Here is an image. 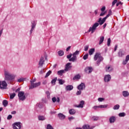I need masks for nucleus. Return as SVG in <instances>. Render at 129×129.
I'll return each instance as SVG.
<instances>
[{
	"label": "nucleus",
	"instance_id": "obj_1",
	"mask_svg": "<svg viewBox=\"0 0 129 129\" xmlns=\"http://www.w3.org/2000/svg\"><path fill=\"white\" fill-rule=\"evenodd\" d=\"M112 12L111 10H109L108 11V14L107 15V16L104 17V18L102 19L101 18H100L98 21V23L96 22L95 24H94L92 27H90L88 32H91L92 34H93L94 32H95V30H96V28L100 25V26L103 25L104 23H105V21H106V19L109 17L111 15Z\"/></svg>",
	"mask_w": 129,
	"mask_h": 129
},
{
	"label": "nucleus",
	"instance_id": "obj_2",
	"mask_svg": "<svg viewBox=\"0 0 129 129\" xmlns=\"http://www.w3.org/2000/svg\"><path fill=\"white\" fill-rule=\"evenodd\" d=\"M4 81L7 82V83H10L12 81H14V79L16 78V76L14 74H12L9 71H5L4 72Z\"/></svg>",
	"mask_w": 129,
	"mask_h": 129
},
{
	"label": "nucleus",
	"instance_id": "obj_3",
	"mask_svg": "<svg viewBox=\"0 0 129 129\" xmlns=\"http://www.w3.org/2000/svg\"><path fill=\"white\" fill-rule=\"evenodd\" d=\"M94 59L95 61H96V60L98 59V60L96 62L97 66H99L101 61H103V57H102V56H101L100 54L98 52L95 54Z\"/></svg>",
	"mask_w": 129,
	"mask_h": 129
},
{
	"label": "nucleus",
	"instance_id": "obj_4",
	"mask_svg": "<svg viewBox=\"0 0 129 129\" xmlns=\"http://www.w3.org/2000/svg\"><path fill=\"white\" fill-rule=\"evenodd\" d=\"M18 97L20 100L24 101L26 99V96L25 95V92L20 91L18 92Z\"/></svg>",
	"mask_w": 129,
	"mask_h": 129
},
{
	"label": "nucleus",
	"instance_id": "obj_5",
	"mask_svg": "<svg viewBox=\"0 0 129 129\" xmlns=\"http://www.w3.org/2000/svg\"><path fill=\"white\" fill-rule=\"evenodd\" d=\"M0 89H8V84L6 81H0Z\"/></svg>",
	"mask_w": 129,
	"mask_h": 129
},
{
	"label": "nucleus",
	"instance_id": "obj_6",
	"mask_svg": "<svg viewBox=\"0 0 129 129\" xmlns=\"http://www.w3.org/2000/svg\"><path fill=\"white\" fill-rule=\"evenodd\" d=\"M20 122H16L13 124V129H21L22 128V125Z\"/></svg>",
	"mask_w": 129,
	"mask_h": 129
},
{
	"label": "nucleus",
	"instance_id": "obj_7",
	"mask_svg": "<svg viewBox=\"0 0 129 129\" xmlns=\"http://www.w3.org/2000/svg\"><path fill=\"white\" fill-rule=\"evenodd\" d=\"M36 25H37V21H33L31 22V29L30 31V35H31V34L33 33V31H34L35 30Z\"/></svg>",
	"mask_w": 129,
	"mask_h": 129
},
{
	"label": "nucleus",
	"instance_id": "obj_8",
	"mask_svg": "<svg viewBox=\"0 0 129 129\" xmlns=\"http://www.w3.org/2000/svg\"><path fill=\"white\" fill-rule=\"evenodd\" d=\"M41 85V82H39L36 83H32L31 86L29 87V89H33L36 87H38V86H40Z\"/></svg>",
	"mask_w": 129,
	"mask_h": 129
},
{
	"label": "nucleus",
	"instance_id": "obj_9",
	"mask_svg": "<svg viewBox=\"0 0 129 129\" xmlns=\"http://www.w3.org/2000/svg\"><path fill=\"white\" fill-rule=\"evenodd\" d=\"M92 71H93V69L91 67H87L85 69V72L88 73V74L91 73Z\"/></svg>",
	"mask_w": 129,
	"mask_h": 129
},
{
	"label": "nucleus",
	"instance_id": "obj_10",
	"mask_svg": "<svg viewBox=\"0 0 129 129\" xmlns=\"http://www.w3.org/2000/svg\"><path fill=\"white\" fill-rule=\"evenodd\" d=\"M77 89H78V90L82 91L85 89V84H84V83H82L77 87Z\"/></svg>",
	"mask_w": 129,
	"mask_h": 129
},
{
	"label": "nucleus",
	"instance_id": "obj_11",
	"mask_svg": "<svg viewBox=\"0 0 129 129\" xmlns=\"http://www.w3.org/2000/svg\"><path fill=\"white\" fill-rule=\"evenodd\" d=\"M111 79V76L110 75L105 76L104 80L105 82H109Z\"/></svg>",
	"mask_w": 129,
	"mask_h": 129
},
{
	"label": "nucleus",
	"instance_id": "obj_12",
	"mask_svg": "<svg viewBox=\"0 0 129 129\" xmlns=\"http://www.w3.org/2000/svg\"><path fill=\"white\" fill-rule=\"evenodd\" d=\"M44 62L45 60L44 59V57L41 56L39 60L38 65H39L40 67H43V65H44Z\"/></svg>",
	"mask_w": 129,
	"mask_h": 129
},
{
	"label": "nucleus",
	"instance_id": "obj_13",
	"mask_svg": "<svg viewBox=\"0 0 129 129\" xmlns=\"http://www.w3.org/2000/svg\"><path fill=\"white\" fill-rule=\"evenodd\" d=\"M71 63L68 62L66 66L64 71H69V70H70V69H71V68H72V67L71 66Z\"/></svg>",
	"mask_w": 129,
	"mask_h": 129
},
{
	"label": "nucleus",
	"instance_id": "obj_14",
	"mask_svg": "<svg viewBox=\"0 0 129 129\" xmlns=\"http://www.w3.org/2000/svg\"><path fill=\"white\" fill-rule=\"evenodd\" d=\"M115 120H116V117L115 116H112L109 119L110 123H113Z\"/></svg>",
	"mask_w": 129,
	"mask_h": 129
},
{
	"label": "nucleus",
	"instance_id": "obj_15",
	"mask_svg": "<svg viewBox=\"0 0 129 129\" xmlns=\"http://www.w3.org/2000/svg\"><path fill=\"white\" fill-rule=\"evenodd\" d=\"M66 90L67 91H70L73 89V86L72 85H68L65 88Z\"/></svg>",
	"mask_w": 129,
	"mask_h": 129
},
{
	"label": "nucleus",
	"instance_id": "obj_16",
	"mask_svg": "<svg viewBox=\"0 0 129 129\" xmlns=\"http://www.w3.org/2000/svg\"><path fill=\"white\" fill-rule=\"evenodd\" d=\"M77 60V56L73 55V57L69 59L70 62H75Z\"/></svg>",
	"mask_w": 129,
	"mask_h": 129
},
{
	"label": "nucleus",
	"instance_id": "obj_17",
	"mask_svg": "<svg viewBox=\"0 0 129 129\" xmlns=\"http://www.w3.org/2000/svg\"><path fill=\"white\" fill-rule=\"evenodd\" d=\"M129 60V55H127L126 56V58H125V59L122 62V64L123 65H125L127 63V62Z\"/></svg>",
	"mask_w": 129,
	"mask_h": 129
},
{
	"label": "nucleus",
	"instance_id": "obj_18",
	"mask_svg": "<svg viewBox=\"0 0 129 129\" xmlns=\"http://www.w3.org/2000/svg\"><path fill=\"white\" fill-rule=\"evenodd\" d=\"M69 112L70 114H71L72 115H73L76 113V110L74 109H70L69 111Z\"/></svg>",
	"mask_w": 129,
	"mask_h": 129
},
{
	"label": "nucleus",
	"instance_id": "obj_19",
	"mask_svg": "<svg viewBox=\"0 0 129 129\" xmlns=\"http://www.w3.org/2000/svg\"><path fill=\"white\" fill-rule=\"evenodd\" d=\"M52 100L53 103L56 102V101L59 103L60 102V98L57 97V98H56V97H54L52 98Z\"/></svg>",
	"mask_w": 129,
	"mask_h": 129
},
{
	"label": "nucleus",
	"instance_id": "obj_20",
	"mask_svg": "<svg viewBox=\"0 0 129 129\" xmlns=\"http://www.w3.org/2000/svg\"><path fill=\"white\" fill-rule=\"evenodd\" d=\"M58 117H59V119H64L66 117L64 115L61 113L58 114Z\"/></svg>",
	"mask_w": 129,
	"mask_h": 129
},
{
	"label": "nucleus",
	"instance_id": "obj_21",
	"mask_svg": "<svg viewBox=\"0 0 129 129\" xmlns=\"http://www.w3.org/2000/svg\"><path fill=\"white\" fill-rule=\"evenodd\" d=\"M83 105H84V101L82 100L80 101V104L78 105L77 107H81V108H83Z\"/></svg>",
	"mask_w": 129,
	"mask_h": 129
},
{
	"label": "nucleus",
	"instance_id": "obj_22",
	"mask_svg": "<svg viewBox=\"0 0 129 129\" xmlns=\"http://www.w3.org/2000/svg\"><path fill=\"white\" fill-rule=\"evenodd\" d=\"M64 73H65V70H60L57 72V75H59L60 76H62Z\"/></svg>",
	"mask_w": 129,
	"mask_h": 129
},
{
	"label": "nucleus",
	"instance_id": "obj_23",
	"mask_svg": "<svg viewBox=\"0 0 129 129\" xmlns=\"http://www.w3.org/2000/svg\"><path fill=\"white\" fill-rule=\"evenodd\" d=\"M94 52H95V48H91L89 50V54L90 56L92 55Z\"/></svg>",
	"mask_w": 129,
	"mask_h": 129
},
{
	"label": "nucleus",
	"instance_id": "obj_24",
	"mask_svg": "<svg viewBox=\"0 0 129 129\" xmlns=\"http://www.w3.org/2000/svg\"><path fill=\"white\" fill-rule=\"evenodd\" d=\"M103 41H104V36L100 37L99 45H101L103 43Z\"/></svg>",
	"mask_w": 129,
	"mask_h": 129
},
{
	"label": "nucleus",
	"instance_id": "obj_25",
	"mask_svg": "<svg viewBox=\"0 0 129 129\" xmlns=\"http://www.w3.org/2000/svg\"><path fill=\"white\" fill-rule=\"evenodd\" d=\"M81 78V76L78 74L76 75L74 78H73V80H79Z\"/></svg>",
	"mask_w": 129,
	"mask_h": 129
},
{
	"label": "nucleus",
	"instance_id": "obj_26",
	"mask_svg": "<svg viewBox=\"0 0 129 129\" xmlns=\"http://www.w3.org/2000/svg\"><path fill=\"white\" fill-rule=\"evenodd\" d=\"M122 95L124 97H127L129 95L128 92L124 91L122 92Z\"/></svg>",
	"mask_w": 129,
	"mask_h": 129
},
{
	"label": "nucleus",
	"instance_id": "obj_27",
	"mask_svg": "<svg viewBox=\"0 0 129 129\" xmlns=\"http://www.w3.org/2000/svg\"><path fill=\"white\" fill-rule=\"evenodd\" d=\"M124 55V52L122 50L120 49L118 52L119 57H122Z\"/></svg>",
	"mask_w": 129,
	"mask_h": 129
},
{
	"label": "nucleus",
	"instance_id": "obj_28",
	"mask_svg": "<svg viewBox=\"0 0 129 129\" xmlns=\"http://www.w3.org/2000/svg\"><path fill=\"white\" fill-rule=\"evenodd\" d=\"M3 104L5 107L8 106V104H9V102L7 100H4L3 102Z\"/></svg>",
	"mask_w": 129,
	"mask_h": 129
},
{
	"label": "nucleus",
	"instance_id": "obj_29",
	"mask_svg": "<svg viewBox=\"0 0 129 129\" xmlns=\"http://www.w3.org/2000/svg\"><path fill=\"white\" fill-rule=\"evenodd\" d=\"M83 129H92V128H90V126L88 124H85L83 126Z\"/></svg>",
	"mask_w": 129,
	"mask_h": 129
},
{
	"label": "nucleus",
	"instance_id": "obj_30",
	"mask_svg": "<svg viewBox=\"0 0 129 129\" xmlns=\"http://www.w3.org/2000/svg\"><path fill=\"white\" fill-rule=\"evenodd\" d=\"M59 84H60V85H63V84L65 83V81L62 80V79H58Z\"/></svg>",
	"mask_w": 129,
	"mask_h": 129
},
{
	"label": "nucleus",
	"instance_id": "obj_31",
	"mask_svg": "<svg viewBox=\"0 0 129 129\" xmlns=\"http://www.w3.org/2000/svg\"><path fill=\"white\" fill-rule=\"evenodd\" d=\"M38 119L39 120H45V119H46V117H45V116H38Z\"/></svg>",
	"mask_w": 129,
	"mask_h": 129
},
{
	"label": "nucleus",
	"instance_id": "obj_32",
	"mask_svg": "<svg viewBox=\"0 0 129 129\" xmlns=\"http://www.w3.org/2000/svg\"><path fill=\"white\" fill-rule=\"evenodd\" d=\"M56 81H57V77L55 78L54 79H53L51 81V84H52L53 85H55Z\"/></svg>",
	"mask_w": 129,
	"mask_h": 129
},
{
	"label": "nucleus",
	"instance_id": "obj_33",
	"mask_svg": "<svg viewBox=\"0 0 129 129\" xmlns=\"http://www.w3.org/2000/svg\"><path fill=\"white\" fill-rule=\"evenodd\" d=\"M106 71L107 72H110V71H112V68H111L110 67H106Z\"/></svg>",
	"mask_w": 129,
	"mask_h": 129
},
{
	"label": "nucleus",
	"instance_id": "obj_34",
	"mask_svg": "<svg viewBox=\"0 0 129 129\" xmlns=\"http://www.w3.org/2000/svg\"><path fill=\"white\" fill-rule=\"evenodd\" d=\"M99 119V117L98 116H93L92 117V120H93V121H96V120H98Z\"/></svg>",
	"mask_w": 129,
	"mask_h": 129
},
{
	"label": "nucleus",
	"instance_id": "obj_35",
	"mask_svg": "<svg viewBox=\"0 0 129 129\" xmlns=\"http://www.w3.org/2000/svg\"><path fill=\"white\" fill-rule=\"evenodd\" d=\"M36 106L38 107L39 108H43V105L42 103H39L37 104Z\"/></svg>",
	"mask_w": 129,
	"mask_h": 129
},
{
	"label": "nucleus",
	"instance_id": "obj_36",
	"mask_svg": "<svg viewBox=\"0 0 129 129\" xmlns=\"http://www.w3.org/2000/svg\"><path fill=\"white\" fill-rule=\"evenodd\" d=\"M10 99H14L15 96H16V93H13L12 94H10Z\"/></svg>",
	"mask_w": 129,
	"mask_h": 129
},
{
	"label": "nucleus",
	"instance_id": "obj_37",
	"mask_svg": "<svg viewBox=\"0 0 129 129\" xmlns=\"http://www.w3.org/2000/svg\"><path fill=\"white\" fill-rule=\"evenodd\" d=\"M118 115L120 117H123L125 116V113L124 112H121L118 114Z\"/></svg>",
	"mask_w": 129,
	"mask_h": 129
},
{
	"label": "nucleus",
	"instance_id": "obj_38",
	"mask_svg": "<svg viewBox=\"0 0 129 129\" xmlns=\"http://www.w3.org/2000/svg\"><path fill=\"white\" fill-rule=\"evenodd\" d=\"M107 107V105H100L98 106L99 108H106Z\"/></svg>",
	"mask_w": 129,
	"mask_h": 129
},
{
	"label": "nucleus",
	"instance_id": "obj_39",
	"mask_svg": "<svg viewBox=\"0 0 129 129\" xmlns=\"http://www.w3.org/2000/svg\"><path fill=\"white\" fill-rule=\"evenodd\" d=\"M58 54L59 56H63L64 55V51L63 50H60L58 51Z\"/></svg>",
	"mask_w": 129,
	"mask_h": 129
},
{
	"label": "nucleus",
	"instance_id": "obj_40",
	"mask_svg": "<svg viewBox=\"0 0 129 129\" xmlns=\"http://www.w3.org/2000/svg\"><path fill=\"white\" fill-rule=\"evenodd\" d=\"M119 105L117 104L115 106H114V107H113V109L114 110H117V109H119Z\"/></svg>",
	"mask_w": 129,
	"mask_h": 129
},
{
	"label": "nucleus",
	"instance_id": "obj_41",
	"mask_svg": "<svg viewBox=\"0 0 129 129\" xmlns=\"http://www.w3.org/2000/svg\"><path fill=\"white\" fill-rule=\"evenodd\" d=\"M51 73H52V72L51 71H49L46 74L45 78H47V77H49V76H50V74H51Z\"/></svg>",
	"mask_w": 129,
	"mask_h": 129
},
{
	"label": "nucleus",
	"instance_id": "obj_42",
	"mask_svg": "<svg viewBox=\"0 0 129 129\" xmlns=\"http://www.w3.org/2000/svg\"><path fill=\"white\" fill-rule=\"evenodd\" d=\"M79 51L76 50L75 52L73 53V56H77V55H79Z\"/></svg>",
	"mask_w": 129,
	"mask_h": 129
},
{
	"label": "nucleus",
	"instance_id": "obj_43",
	"mask_svg": "<svg viewBox=\"0 0 129 129\" xmlns=\"http://www.w3.org/2000/svg\"><path fill=\"white\" fill-rule=\"evenodd\" d=\"M83 59H84V60H87V59H88V53H86L84 55L83 57Z\"/></svg>",
	"mask_w": 129,
	"mask_h": 129
},
{
	"label": "nucleus",
	"instance_id": "obj_44",
	"mask_svg": "<svg viewBox=\"0 0 129 129\" xmlns=\"http://www.w3.org/2000/svg\"><path fill=\"white\" fill-rule=\"evenodd\" d=\"M46 129H54V128L53 126H52V125H51V124H48L47 125Z\"/></svg>",
	"mask_w": 129,
	"mask_h": 129
},
{
	"label": "nucleus",
	"instance_id": "obj_45",
	"mask_svg": "<svg viewBox=\"0 0 129 129\" xmlns=\"http://www.w3.org/2000/svg\"><path fill=\"white\" fill-rule=\"evenodd\" d=\"M25 79H26L24 78H21L18 80V82H23V81H25Z\"/></svg>",
	"mask_w": 129,
	"mask_h": 129
},
{
	"label": "nucleus",
	"instance_id": "obj_46",
	"mask_svg": "<svg viewBox=\"0 0 129 129\" xmlns=\"http://www.w3.org/2000/svg\"><path fill=\"white\" fill-rule=\"evenodd\" d=\"M110 38H108L107 40V46L108 47H109L110 46V42H111Z\"/></svg>",
	"mask_w": 129,
	"mask_h": 129
},
{
	"label": "nucleus",
	"instance_id": "obj_47",
	"mask_svg": "<svg viewBox=\"0 0 129 129\" xmlns=\"http://www.w3.org/2000/svg\"><path fill=\"white\" fill-rule=\"evenodd\" d=\"M81 91H82V90H79V91H78L76 93V95H80L81 94Z\"/></svg>",
	"mask_w": 129,
	"mask_h": 129
},
{
	"label": "nucleus",
	"instance_id": "obj_48",
	"mask_svg": "<svg viewBox=\"0 0 129 129\" xmlns=\"http://www.w3.org/2000/svg\"><path fill=\"white\" fill-rule=\"evenodd\" d=\"M89 45H86L84 47V51H88Z\"/></svg>",
	"mask_w": 129,
	"mask_h": 129
},
{
	"label": "nucleus",
	"instance_id": "obj_49",
	"mask_svg": "<svg viewBox=\"0 0 129 129\" xmlns=\"http://www.w3.org/2000/svg\"><path fill=\"white\" fill-rule=\"evenodd\" d=\"M13 118V116L12 115H9L7 117V119L10 120V119H12Z\"/></svg>",
	"mask_w": 129,
	"mask_h": 129
},
{
	"label": "nucleus",
	"instance_id": "obj_50",
	"mask_svg": "<svg viewBox=\"0 0 129 129\" xmlns=\"http://www.w3.org/2000/svg\"><path fill=\"white\" fill-rule=\"evenodd\" d=\"M116 3H117V0H114L112 3V7H113Z\"/></svg>",
	"mask_w": 129,
	"mask_h": 129
},
{
	"label": "nucleus",
	"instance_id": "obj_51",
	"mask_svg": "<svg viewBox=\"0 0 129 129\" xmlns=\"http://www.w3.org/2000/svg\"><path fill=\"white\" fill-rule=\"evenodd\" d=\"M72 56H73L72 53H71V54H70L69 55H68L67 56V58L68 59H71V57H72Z\"/></svg>",
	"mask_w": 129,
	"mask_h": 129
},
{
	"label": "nucleus",
	"instance_id": "obj_52",
	"mask_svg": "<svg viewBox=\"0 0 129 129\" xmlns=\"http://www.w3.org/2000/svg\"><path fill=\"white\" fill-rule=\"evenodd\" d=\"M98 101L101 102L102 101H103V100H104V98H99L98 99Z\"/></svg>",
	"mask_w": 129,
	"mask_h": 129
},
{
	"label": "nucleus",
	"instance_id": "obj_53",
	"mask_svg": "<svg viewBox=\"0 0 129 129\" xmlns=\"http://www.w3.org/2000/svg\"><path fill=\"white\" fill-rule=\"evenodd\" d=\"M119 5H120L121 6H122V5H123V3L119 2L118 3H117L116 5V7H118L119 6Z\"/></svg>",
	"mask_w": 129,
	"mask_h": 129
},
{
	"label": "nucleus",
	"instance_id": "obj_54",
	"mask_svg": "<svg viewBox=\"0 0 129 129\" xmlns=\"http://www.w3.org/2000/svg\"><path fill=\"white\" fill-rule=\"evenodd\" d=\"M47 98L49 99L50 98V92L49 91H47L46 92Z\"/></svg>",
	"mask_w": 129,
	"mask_h": 129
},
{
	"label": "nucleus",
	"instance_id": "obj_55",
	"mask_svg": "<svg viewBox=\"0 0 129 129\" xmlns=\"http://www.w3.org/2000/svg\"><path fill=\"white\" fill-rule=\"evenodd\" d=\"M42 101L43 103H47L48 101H47V100L46 99H42Z\"/></svg>",
	"mask_w": 129,
	"mask_h": 129
},
{
	"label": "nucleus",
	"instance_id": "obj_56",
	"mask_svg": "<svg viewBox=\"0 0 129 129\" xmlns=\"http://www.w3.org/2000/svg\"><path fill=\"white\" fill-rule=\"evenodd\" d=\"M74 119V117L73 116L69 117V120L71 121V120Z\"/></svg>",
	"mask_w": 129,
	"mask_h": 129
},
{
	"label": "nucleus",
	"instance_id": "obj_57",
	"mask_svg": "<svg viewBox=\"0 0 129 129\" xmlns=\"http://www.w3.org/2000/svg\"><path fill=\"white\" fill-rule=\"evenodd\" d=\"M101 12H104L105 11V7L104 6L101 9Z\"/></svg>",
	"mask_w": 129,
	"mask_h": 129
},
{
	"label": "nucleus",
	"instance_id": "obj_58",
	"mask_svg": "<svg viewBox=\"0 0 129 129\" xmlns=\"http://www.w3.org/2000/svg\"><path fill=\"white\" fill-rule=\"evenodd\" d=\"M34 82H36V79H34L30 81L31 84H32V83H34Z\"/></svg>",
	"mask_w": 129,
	"mask_h": 129
},
{
	"label": "nucleus",
	"instance_id": "obj_59",
	"mask_svg": "<svg viewBox=\"0 0 129 129\" xmlns=\"http://www.w3.org/2000/svg\"><path fill=\"white\" fill-rule=\"evenodd\" d=\"M21 90V89L20 88H18L16 91H15V92H20Z\"/></svg>",
	"mask_w": 129,
	"mask_h": 129
},
{
	"label": "nucleus",
	"instance_id": "obj_60",
	"mask_svg": "<svg viewBox=\"0 0 129 129\" xmlns=\"http://www.w3.org/2000/svg\"><path fill=\"white\" fill-rule=\"evenodd\" d=\"M55 113H56V112H55V111H51L50 112V114H55Z\"/></svg>",
	"mask_w": 129,
	"mask_h": 129
},
{
	"label": "nucleus",
	"instance_id": "obj_61",
	"mask_svg": "<svg viewBox=\"0 0 129 129\" xmlns=\"http://www.w3.org/2000/svg\"><path fill=\"white\" fill-rule=\"evenodd\" d=\"M46 84H47V81H44L42 82V84H43V85H46Z\"/></svg>",
	"mask_w": 129,
	"mask_h": 129
},
{
	"label": "nucleus",
	"instance_id": "obj_62",
	"mask_svg": "<svg viewBox=\"0 0 129 129\" xmlns=\"http://www.w3.org/2000/svg\"><path fill=\"white\" fill-rule=\"evenodd\" d=\"M70 49H71V46H69L67 49L66 51L68 52V51H69V50H70Z\"/></svg>",
	"mask_w": 129,
	"mask_h": 129
},
{
	"label": "nucleus",
	"instance_id": "obj_63",
	"mask_svg": "<svg viewBox=\"0 0 129 129\" xmlns=\"http://www.w3.org/2000/svg\"><path fill=\"white\" fill-rule=\"evenodd\" d=\"M17 113V111H13L11 112V114H16Z\"/></svg>",
	"mask_w": 129,
	"mask_h": 129
},
{
	"label": "nucleus",
	"instance_id": "obj_64",
	"mask_svg": "<svg viewBox=\"0 0 129 129\" xmlns=\"http://www.w3.org/2000/svg\"><path fill=\"white\" fill-rule=\"evenodd\" d=\"M104 15H105V14H104V13L103 12H102V13L100 14V17H103V16H104Z\"/></svg>",
	"mask_w": 129,
	"mask_h": 129
}]
</instances>
